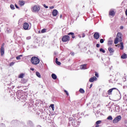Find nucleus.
Here are the masks:
<instances>
[{"label":"nucleus","instance_id":"nucleus-37","mask_svg":"<svg viewBox=\"0 0 127 127\" xmlns=\"http://www.w3.org/2000/svg\"><path fill=\"white\" fill-rule=\"evenodd\" d=\"M31 38V37L29 36V37H27L26 38V39H27V40H29V39H30Z\"/></svg>","mask_w":127,"mask_h":127},{"label":"nucleus","instance_id":"nucleus-20","mask_svg":"<svg viewBox=\"0 0 127 127\" xmlns=\"http://www.w3.org/2000/svg\"><path fill=\"white\" fill-rule=\"evenodd\" d=\"M113 44V40L110 39L108 41V45H112Z\"/></svg>","mask_w":127,"mask_h":127},{"label":"nucleus","instance_id":"nucleus-50","mask_svg":"<svg viewBox=\"0 0 127 127\" xmlns=\"http://www.w3.org/2000/svg\"><path fill=\"white\" fill-rule=\"evenodd\" d=\"M60 18H62V15H60Z\"/></svg>","mask_w":127,"mask_h":127},{"label":"nucleus","instance_id":"nucleus-31","mask_svg":"<svg viewBox=\"0 0 127 127\" xmlns=\"http://www.w3.org/2000/svg\"><path fill=\"white\" fill-rule=\"evenodd\" d=\"M50 107L52 108L53 111H54V104H51Z\"/></svg>","mask_w":127,"mask_h":127},{"label":"nucleus","instance_id":"nucleus-35","mask_svg":"<svg viewBox=\"0 0 127 127\" xmlns=\"http://www.w3.org/2000/svg\"><path fill=\"white\" fill-rule=\"evenodd\" d=\"M100 43H103L104 42V39H100Z\"/></svg>","mask_w":127,"mask_h":127},{"label":"nucleus","instance_id":"nucleus-12","mask_svg":"<svg viewBox=\"0 0 127 127\" xmlns=\"http://www.w3.org/2000/svg\"><path fill=\"white\" fill-rule=\"evenodd\" d=\"M116 88H113L109 89L108 91V95H112V92H113V90H116Z\"/></svg>","mask_w":127,"mask_h":127},{"label":"nucleus","instance_id":"nucleus-36","mask_svg":"<svg viewBox=\"0 0 127 127\" xmlns=\"http://www.w3.org/2000/svg\"><path fill=\"white\" fill-rule=\"evenodd\" d=\"M14 65V63L12 62L10 64V66H13Z\"/></svg>","mask_w":127,"mask_h":127},{"label":"nucleus","instance_id":"nucleus-39","mask_svg":"<svg viewBox=\"0 0 127 127\" xmlns=\"http://www.w3.org/2000/svg\"><path fill=\"white\" fill-rule=\"evenodd\" d=\"M4 43L2 44V45L1 47V48H4Z\"/></svg>","mask_w":127,"mask_h":127},{"label":"nucleus","instance_id":"nucleus-15","mask_svg":"<svg viewBox=\"0 0 127 127\" xmlns=\"http://www.w3.org/2000/svg\"><path fill=\"white\" fill-rule=\"evenodd\" d=\"M25 3V1H23V0H20L19 1V4H20V5L22 6V5H24Z\"/></svg>","mask_w":127,"mask_h":127},{"label":"nucleus","instance_id":"nucleus-41","mask_svg":"<svg viewBox=\"0 0 127 127\" xmlns=\"http://www.w3.org/2000/svg\"><path fill=\"white\" fill-rule=\"evenodd\" d=\"M30 70H31V71H34V68L31 67L30 68Z\"/></svg>","mask_w":127,"mask_h":127},{"label":"nucleus","instance_id":"nucleus-25","mask_svg":"<svg viewBox=\"0 0 127 127\" xmlns=\"http://www.w3.org/2000/svg\"><path fill=\"white\" fill-rule=\"evenodd\" d=\"M24 76V74L23 73H21L20 74V75H19V78H23V77Z\"/></svg>","mask_w":127,"mask_h":127},{"label":"nucleus","instance_id":"nucleus-46","mask_svg":"<svg viewBox=\"0 0 127 127\" xmlns=\"http://www.w3.org/2000/svg\"><path fill=\"white\" fill-rule=\"evenodd\" d=\"M91 87H93V84H90V89H91Z\"/></svg>","mask_w":127,"mask_h":127},{"label":"nucleus","instance_id":"nucleus-44","mask_svg":"<svg viewBox=\"0 0 127 127\" xmlns=\"http://www.w3.org/2000/svg\"><path fill=\"white\" fill-rule=\"evenodd\" d=\"M85 36H86V35H85V34H82L83 38L85 37Z\"/></svg>","mask_w":127,"mask_h":127},{"label":"nucleus","instance_id":"nucleus-19","mask_svg":"<svg viewBox=\"0 0 127 127\" xmlns=\"http://www.w3.org/2000/svg\"><path fill=\"white\" fill-rule=\"evenodd\" d=\"M108 50L109 51V52H110V53H114V49L112 48H108Z\"/></svg>","mask_w":127,"mask_h":127},{"label":"nucleus","instance_id":"nucleus-9","mask_svg":"<svg viewBox=\"0 0 127 127\" xmlns=\"http://www.w3.org/2000/svg\"><path fill=\"white\" fill-rule=\"evenodd\" d=\"M57 14H58V11H57V10L56 9H54L53 11L52 15H53V16H56Z\"/></svg>","mask_w":127,"mask_h":127},{"label":"nucleus","instance_id":"nucleus-14","mask_svg":"<svg viewBox=\"0 0 127 127\" xmlns=\"http://www.w3.org/2000/svg\"><path fill=\"white\" fill-rule=\"evenodd\" d=\"M86 66H87L86 64H84L83 65H80V69L85 70V69H87V67H86Z\"/></svg>","mask_w":127,"mask_h":127},{"label":"nucleus","instance_id":"nucleus-42","mask_svg":"<svg viewBox=\"0 0 127 127\" xmlns=\"http://www.w3.org/2000/svg\"><path fill=\"white\" fill-rule=\"evenodd\" d=\"M123 80H124V82H126V81H127L126 78H125V77L123 78Z\"/></svg>","mask_w":127,"mask_h":127},{"label":"nucleus","instance_id":"nucleus-22","mask_svg":"<svg viewBox=\"0 0 127 127\" xmlns=\"http://www.w3.org/2000/svg\"><path fill=\"white\" fill-rule=\"evenodd\" d=\"M68 35H72V38H75V36L74 35V33L73 32L69 33Z\"/></svg>","mask_w":127,"mask_h":127},{"label":"nucleus","instance_id":"nucleus-26","mask_svg":"<svg viewBox=\"0 0 127 127\" xmlns=\"http://www.w3.org/2000/svg\"><path fill=\"white\" fill-rule=\"evenodd\" d=\"M107 120H109L110 121H112V120H113V117L111 116H110L107 118Z\"/></svg>","mask_w":127,"mask_h":127},{"label":"nucleus","instance_id":"nucleus-23","mask_svg":"<svg viewBox=\"0 0 127 127\" xmlns=\"http://www.w3.org/2000/svg\"><path fill=\"white\" fill-rule=\"evenodd\" d=\"M79 92L80 93H81V94H84V93H85V90H84V89L80 88L79 89Z\"/></svg>","mask_w":127,"mask_h":127},{"label":"nucleus","instance_id":"nucleus-38","mask_svg":"<svg viewBox=\"0 0 127 127\" xmlns=\"http://www.w3.org/2000/svg\"><path fill=\"white\" fill-rule=\"evenodd\" d=\"M50 9H53L54 8V6H50Z\"/></svg>","mask_w":127,"mask_h":127},{"label":"nucleus","instance_id":"nucleus-6","mask_svg":"<svg viewBox=\"0 0 127 127\" xmlns=\"http://www.w3.org/2000/svg\"><path fill=\"white\" fill-rule=\"evenodd\" d=\"M23 28L25 30H28V29H30V28H29V25L27 23H24Z\"/></svg>","mask_w":127,"mask_h":127},{"label":"nucleus","instance_id":"nucleus-43","mask_svg":"<svg viewBox=\"0 0 127 127\" xmlns=\"http://www.w3.org/2000/svg\"><path fill=\"white\" fill-rule=\"evenodd\" d=\"M123 28H124V26H121L120 27V29H123Z\"/></svg>","mask_w":127,"mask_h":127},{"label":"nucleus","instance_id":"nucleus-1","mask_svg":"<svg viewBox=\"0 0 127 127\" xmlns=\"http://www.w3.org/2000/svg\"><path fill=\"white\" fill-rule=\"evenodd\" d=\"M39 62H40V60L36 57H33L31 59V63L33 65H37L39 64Z\"/></svg>","mask_w":127,"mask_h":127},{"label":"nucleus","instance_id":"nucleus-28","mask_svg":"<svg viewBox=\"0 0 127 127\" xmlns=\"http://www.w3.org/2000/svg\"><path fill=\"white\" fill-rule=\"evenodd\" d=\"M46 29H43L41 30V33H45L46 32Z\"/></svg>","mask_w":127,"mask_h":127},{"label":"nucleus","instance_id":"nucleus-27","mask_svg":"<svg viewBox=\"0 0 127 127\" xmlns=\"http://www.w3.org/2000/svg\"><path fill=\"white\" fill-rule=\"evenodd\" d=\"M96 125H100L102 124V121H98L96 122Z\"/></svg>","mask_w":127,"mask_h":127},{"label":"nucleus","instance_id":"nucleus-2","mask_svg":"<svg viewBox=\"0 0 127 127\" xmlns=\"http://www.w3.org/2000/svg\"><path fill=\"white\" fill-rule=\"evenodd\" d=\"M122 41V33H118L116 38H115L114 43L115 44H118L119 42Z\"/></svg>","mask_w":127,"mask_h":127},{"label":"nucleus","instance_id":"nucleus-49","mask_svg":"<svg viewBox=\"0 0 127 127\" xmlns=\"http://www.w3.org/2000/svg\"><path fill=\"white\" fill-rule=\"evenodd\" d=\"M100 127V126L97 125V126H95V127Z\"/></svg>","mask_w":127,"mask_h":127},{"label":"nucleus","instance_id":"nucleus-52","mask_svg":"<svg viewBox=\"0 0 127 127\" xmlns=\"http://www.w3.org/2000/svg\"><path fill=\"white\" fill-rule=\"evenodd\" d=\"M80 38H81V36H79Z\"/></svg>","mask_w":127,"mask_h":127},{"label":"nucleus","instance_id":"nucleus-51","mask_svg":"<svg viewBox=\"0 0 127 127\" xmlns=\"http://www.w3.org/2000/svg\"><path fill=\"white\" fill-rule=\"evenodd\" d=\"M29 124H32V122H31V121L29 122Z\"/></svg>","mask_w":127,"mask_h":127},{"label":"nucleus","instance_id":"nucleus-7","mask_svg":"<svg viewBox=\"0 0 127 127\" xmlns=\"http://www.w3.org/2000/svg\"><path fill=\"white\" fill-rule=\"evenodd\" d=\"M93 36L95 39H99L100 38V34L98 32H95Z\"/></svg>","mask_w":127,"mask_h":127},{"label":"nucleus","instance_id":"nucleus-48","mask_svg":"<svg viewBox=\"0 0 127 127\" xmlns=\"http://www.w3.org/2000/svg\"><path fill=\"white\" fill-rule=\"evenodd\" d=\"M70 54H71V55H74V53H71Z\"/></svg>","mask_w":127,"mask_h":127},{"label":"nucleus","instance_id":"nucleus-17","mask_svg":"<svg viewBox=\"0 0 127 127\" xmlns=\"http://www.w3.org/2000/svg\"><path fill=\"white\" fill-rule=\"evenodd\" d=\"M52 78H53L54 80H56V79H57V76L56 75V74L53 73L52 74Z\"/></svg>","mask_w":127,"mask_h":127},{"label":"nucleus","instance_id":"nucleus-47","mask_svg":"<svg viewBox=\"0 0 127 127\" xmlns=\"http://www.w3.org/2000/svg\"><path fill=\"white\" fill-rule=\"evenodd\" d=\"M7 31H8V32H10L11 31V30H9V31H8V29H7Z\"/></svg>","mask_w":127,"mask_h":127},{"label":"nucleus","instance_id":"nucleus-33","mask_svg":"<svg viewBox=\"0 0 127 127\" xmlns=\"http://www.w3.org/2000/svg\"><path fill=\"white\" fill-rule=\"evenodd\" d=\"M44 7H45V8H48V6L46 5V4H43Z\"/></svg>","mask_w":127,"mask_h":127},{"label":"nucleus","instance_id":"nucleus-32","mask_svg":"<svg viewBox=\"0 0 127 127\" xmlns=\"http://www.w3.org/2000/svg\"><path fill=\"white\" fill-rule=\"evenodd\" d=\"M95 76H96V77L97 78H99V74H98V73L95 72Z\"/></svg>","mask_w":127,"mask_h":127},{"label":"nucleus","instance_id":"nucleus-16","mask_svg":"<svg viewBox=\"0 0 127 127\" xmlns=\"http://www.w3.org/2000/svg\"><path fill=\"white\" fill-rule=\"evenodd\" d=\"M122 59H127V55L126 54H124L122 56H121Z\"/></svg>","mask_w":127,"mask_h":127},{"label":"nucleus","instance_id":"nucleus-13","mask_svg":"<svg viewBox=\"0 0 127 127\" xmlns=\"http://www.w3.org/2000/svg\"><path fill=\"white\" fill-rule=\"evenodd\" d=\"M0 54L1 56H3V54H4V48H0Z\"/></svg>","mask_w":127,"mask_h":127},{"label":"nucleus","instance_id":"nucleus-45","mask_svg":"<svg viewBox=\"0 0 127 127\" xmlns=\"http://www.w3.org/2000/svg\"><path fill=\"white\" fill-rule=\"evenodd\" d=\"M15 7H16V8H18V6H17V5L15 4Z\"/></svg>","mask_w":127,"mask_h":127},{"label":"nucleus","instance_id":"nucleus-18","mask_svg":"<svg viewBox=\"0 0 127 127\" xmlns=\"http://www.w3.org/2000/svg\"><path fill=\"white\" fill-rule=\"evenodd\" d=\"M36 75L39 78H41V75L40 74V73H39V72L36 71Z\"/></svg>","mask_w":127,"mask_h":127},{"label":"nucleus","instance_id":"nucleus-4","mask_svg":"<svg viewBox=\"0 0 127 127\" xmlns=\"http://www.w3.org/2000/svg\"><path fill=\"white\" fill-rule=\"evenodd\" d=\"M62 40L63 42H67L70 40V37L68 35H64L63 37Z\"/></svg>","mask_w":127,"mask_h":127},{"label":"nucleus","instance_id":"nucleus-29","mask_svg":"<svg viewBox=\"0 0 127 127\" xmlns=\"http://www.w3.org/2000/svg\"><path fill=\"white\" fill-rule=\"evenodd\" d=\"M10 7L11 9H14L15 7H14V5L13 4H11L10 6Z\"/></svg>","mask_w":127,"mask_h":127},{"label":"nucleus","instance_id":"nucleus-5","mask_svg":"<svg viewBox=\"0 0 127 127\" xmlns=\"http://www.w3.org/2000/svg\"><path fill=\"white\" fill-rule=\"evenodd\" d=\"M122 120V116L121 115L118 116L113 121V124H117V123H119L120 121Z\"/></svg>","mask_w":127,"mask_h":127},{"label":"nucleus","instance_id":"nucleus-11","mask_svg":"<svg viewBox=\"0 0 127 127\" xmlns=\"http://www.w3.org/2000/svg\"><path fill=\"white\" fill-rule=\"evenodd\" d=\"M109 15H111V16H115V11L110 10L109 11Z\"/></svg>","mask_w":127,"mask_h":127},{"label":"nucleus","instance_id":"nucleus-10","mask_svg":"<svg viewBox=\"0 0 127 127\" xmlns=\"http://www.w3.org/2000/svg\"><path fill=\"white\" fill-rule=\"evenodd\" d=\"M94 81H97V77H96V76H94L89 79V82H93Z\"/></svg>","mask_w":127,"mask_h":127},{"label":"nucleus","instance_id":"nucleus-40","mask_svg":"<svg viewBox=\"0 0 127 127\" xmlns=\"http://www.w3.org/2000/svg\"><path fill=\"white\" fill-rule=\"evenodd\" d=\"M96 47H97L98 48H99V47H100V45L99 44H96Z\"/></svg>","mask_w":127,"mask_h":127},{"label":"nucleus","instance_id":"nucleus-34","mask_svg":"<svg viewBox=\"0 0 127 127\" xmlns=\"http://www.w3.org/2000/svg\"><path fill=\"white\" fill-rule=\"evenodd\" d=\"M64 92L66 93L67 96H69V93H68V91H67V90H64Z\"/></svg>","mask_w":127,"mask_h":127},{"label":"nucleus","instance_id":"nucleus-21","mask_svg":"<svg viewBox=\"0 0 127 127\" xmlns=\"http://www.w3.org/2000/svg\"><path fill=\"white\" fill-rule=\"evenodd\" d=\"M56 63L57 64V65H61V63L60 62H58V59L56 58Z\"/></svg>","mask_w":127,"mask_h":127},{"label":"nucleus","instance_id":"nucleus-30","mask_svg":"<svg viewBox=\"0 0 127 127\" xmlns=\"http://www.w3.org/2000/svg\"><path fill=\"white\" fill-rule=\"evenodd\" d=\"M100 52H102V53H105V52H106V51H105L102 48L100 49Z\"/></svg>","mask_w":127,"mask_h":127},{"label":"nucleus","instance_id":"nucleus-8","mask_svg":"<svg viewBox=\"0 0 127 127\" xmlns=\"http://www.w3.org/2000/svg\"><path fill=\"white\" fill-rule=\"evenodd\" d=\"M116 46H118L120 48V49L121 50H123L124 49V43L121 42L120 45L118 44L117 45H116Z\"/></svg>","mask_w":127,"mask_h":127},{"label":"nucleus","instance_id":"nucleus-3","mask_svg":"<svg viewBox=\"0 0 127 127\" xmlns=\"http://www.w3.org/2000/svg\"><path fill=\"white\" fill-rule=\"evenodd\" d=\"M40 10V6L39 5H35L32 8V11L33 12H38Z\"/></svg>","mask_w":127,"mask_h":127},{"label":"nucleus","instance_id":"nucleus-24","mask_svg":"<svg viewBox=\"0 0 127 127\" xmlns=\"http://www.w3.org/2000/svg\"><path fill=\"white\" fill-rule=\"evenodd\" d=\"M20 57H22V55H19L16 57L17 60H20Z\"/></svg>","mask_w":127,"mask_h":127}]
</instances>
